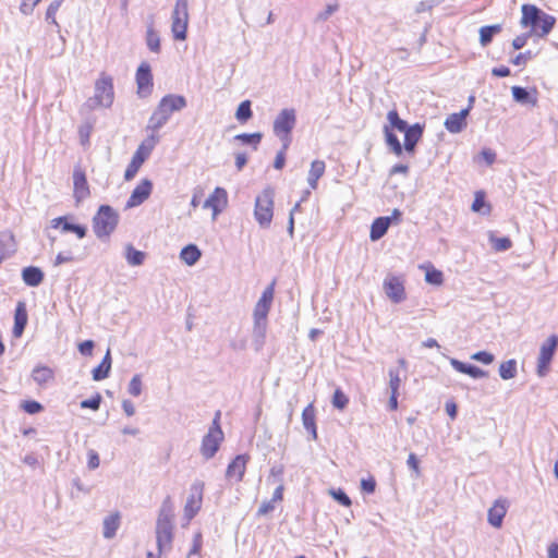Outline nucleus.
I'll list each match as a JSON object with an SVG mask.
<instances>
[{
    "mask_svg": "<svg viewBox=\"0 0 558 558\" xmlns=\"http://www.w3.org/2000/svg\"><path fill=\"white\" fill-rule=\"evenodd\" d=\"M186 105V99L182 95L168 94L163 96L150 116L147 129L153 132L159 131L168 122L173 112L181 111Z\"/></svg>",
    "mask_w": 558,
    "mask_h": 558,
    "instance_id": "1",
    "label": "nucleus"
},
{
    "mask_svg": "<svg viewBox=\"0 0 558 558\" xmlns=\"http://www.w3.org/2000/svg\"><path fill=\"white\" fill-rule=\"evenodd\" d=\"M119 223V214L110 205H100L93 217V230L95 235L102 240L109 238Z\"/></svg>",
    "mask_w": 558,
    "mask_h": 558,
    "instance_id": "2",
    "label": "nucleus"
},
{
    "mask_svg": "<svg viewBox=\"0 0 558 558\" xmlns=\"http://www.w3.org/2000/svg\"><path fill=\"white\" fill-rule=\"evenodd\" d=\"M296 124V113L292 108L282 109L275 118L272 131L283 144V150H287L291 143V132Z\"/></svg>",
    "mask_w": 558,
    "mask_h": 558,
    "instance_id": "3",
    "label": "nucleus"
},
{
    "mask_svg": "<svg viewBox=\"0 0 558 558\" xmlns=\"http://www.w3.org/2000/svg\"><path fill=\"white\" fill-rule=\"evenodd\" d=\"M114 100L113 80L106 73H101L95 83V95L89 98L87 105L89 108L105 107L110 108Z\"/></svg>",
    "mask_w": 558,
    "mask_h": 558,
    "instance_id": "4",
    "label": "nucleus"
},
{
    "mask_svg": "<svg viewBox=\"0 0 558 558\" xmlns=\"http://www.w3.org/2000/svg\"><path fill=\"white\" fill-rule=\"evenodd\" d=\"M189 17V0H177L171 14V32L175 40L186 39Z\"/></svg>",
    "mask_w": 558,
    "mask_h": 558,
    "instance_id": "5",
    "label": "nucleus"
},
{
    "mask_svg": "<svg viewBox=\"0 0 558 558\" xmlns=\"http://www.w3.org/2000/svg\"><path fill=\"white\" fill-rule=\"evenodd\" d=\"M558 349V336H549L545 342L542 343L539 355L537 357V375L543 377L547 374L553 357Z\"/></svg>",
    "mask_w": 558,
    "mask_h": 558,
    "instance_id": "6",
    "label": "nucleus"
},
{
    "mask_svg": "<svg viewBox=\"0 0 558 558\" xmlns=\"http://www.w3.org/2000/svg\"><path fill=\"white\" fill-rule=\"evenodd\" d=\"M272 194L270 192H264L263 195L256 198L255 203V218L260 227L266 228L270 225L272 219Z\"/></svg>",
    "mask_w": 558,
    "mask_h": 558,
    "instance_id": "7",
    "label": "nucleus"
},
{
    "mask_svg": "<svg viewBox=\"0 0 558 558\" xmlns=\"http://www.w3.org/2000/svg\"><path fill=\"white\" fill-rule=\"evenodd\" d=\"M204 483L195 482L191 486V494L184 507V517L187 521L192 520L202 507Z\"/></svg>",
    "mask_w": 558,
    "mask_h": 558,
    "instance_id": "8",
    "label": "nucleus"
},
{
    "mask_svg": "<svg viewBox=\"0 0 558 558\" xmlns=\"http://www.w3.org/2000/svg\"><path fill=\"white\" fill-rule=\"evenodd\" d=\"M136 85L137 95L141 98H146L153 90V74L151 68L147 62H142L136 71Z\"/></svg>",
    "mask_w": 558,
    "mask_h": 558,
    "instance_id": "9",
    "label": "nucleus"
},
{
    "mask_svg": "<svg viewBox=\"0 0 558 558\" xmlns=\"http://www.w3.org/2000/svg\"><path fill=\"white\" fill-rule=\"evenodd\" d=\"M227 204H228L227 191L225 189L218 186L214 190V192L204 202L203 207L210 208L213 210V219H216L217 216L227 206Z\"/></svg>",
    "mask_w": 558,
    "mask_h": 558,
    "instance_id": "10",
    "label": "nucleus"
},
{
    "mask_svg": "<svg viewBox=\"0 0 558 558\" xmlns=\"http://www.w3.org/2000/svg\"><path fill=\"white\" fill-rule=\"evenodd\" d=\"M403 150L409 155H414L416 145L423 136L424 124L414 123L410 125L404 132Z\"/></svg>",
    "mask_w": 558,
    "mask_h": 558,
    "instance_id": "11",
    "label": "nucleus"
},
{
    "mask_svg": "<svg viewBox=\"0 0 558 558\" xmlns=\"http://www.w3.org/2000/svg\"><path fill=\"white\" fill-rule=\"evenodd\" d=\"M386 295L396 304L405 300V291L402 281L397 277H388L384 281Z\"/></svg>",
    "mask_w": 558,
    "mask_h": 558,
    "instance_id": "12",
    "label": "nucleus"
},
{
    "mask_svg": "<svg viewBox=\"0 0 558 558\" xmlns=\"http://www.w3.org/2000/svg\"><path fill=\"white\" fill-rule=\"evenodd\" d=\"M50 226L53 229L61 228L63 233L72 232L76 234L78 239H83L87 233V228L85 226L69 221V216H60L52 219L50 221Z\"/></svg>",
    "mask_w": 558,
    "mask_h": 558,
    "instance_id": "13",
    "label": "nucleus"
},
{
    "mask_svg": "<svg viewBox=\"0 0 558 558\" xmlns=\"http://www.w3.org/2000/svg\"><path fill=\"white\" fill-rule=\"evenodd\" d=\"M74 197L76 203H81L90 194L85 172L80 168L73 171Z\"/></svg>",
    "mask_w": 558,
    "mask_h": 558,
    "instance_id": "14",
    "label": "nucleus"
},
{
    "mask_svg": "<svg viewBox=\"0 0 558 558\" xmlns=\"http://www.w3.org/2000/svg\"><path fill=\"white\" fill-rule=\"evenodd\" d=\"M153 183L148 179H143L141 183L133 190L128 199L126 207H135L143 204L150 195Z\"/></svg>",
    "mask_w": 558,
    "mask_h": 558,
    "instance_id": "15",
    "label": "nucleus"
},
{
    "mask_svg": "<svg viewBox=\"0 0 558 558\" xmlns=\"http://www.w3.org/2000/svg\"><path fill=\"white\" fill-rule=\"evenodd\" d=\"M250 460L248 454H238L228 465L226 471L227 478H235L236 482H241L243 480L246 463Z\"/></svg>",
    "mask_w": 558,
    "mask_h": 558,
    "instance_id": "16",
    "label": "nucleus"
},
{
    "mask_svg": "<svg viewBox=\"0 0 558 558\" xmlns=\"http://www.w3.org/2000/svg\"><path fill=\"white\" fill-rule=\"evenodd\" d=\"M223 440L222 436H216L214 434L207 433L203 439L201 445V453L206 459L209 460L215 457L217 451L220 448V444Z\"/></svg>",
    "mask_w": 558,
    "mask_h": 558,
    "instance_id": "17",
    "label": "nucleus"
},
{
    "mask_svg": "<svg viewBox=\"0 0 558 558\" xmlns=\"http://www.w3.org/2000/svg\"><path fill=\"white\" fill-rule=\"evenodd\" d=\"M470 113V106L458 113H451L445 121V128L450 133H460L466 126V117Z\"/></svg>",
    "mask_w": 558,
    "mask_h": 558,
    "instance_id": "18",
    "label": "nucleus"
},
{
    "mask_svg": "<svg viewBox=\"0 0 558 558\" xmlns=\"http://www.w3.org/2000/svg\"><path fill=\"white\" fill-rule=\"evenodd\" d=\"M521 11V25L523 27L531 26L533 28H536L539 24V17H542L543 10H541L534 4H523Z\"/></svg>",
    "mask_w": 558,
    "mask_h": 558,
    "instance_id": "19",
    "label": "nucleus"
},
{
    "mask_svg": "<svg viewBox=\"0 0 558 558\" xmlns=\"http://www.w3.org/2000/svg\"><path fill=\"white\" fill-rule=\"evenodd\" d=\"M27 319L28 316L26 305L24 302H19L15 307L14 326L12 331L15 338H20L23 335L25 327L27 325Z\"/></svg>",
    "mask_w": 558,
    "mask_h": 558,
    "instance_id": "20",
    "label": "nucleus"
},
{
    "mask_svg": "<svg viewBox=\"0 0 558 558\" xmlns=\"http://www.w3.org/2000/svg\"><path fill=\"white\" fill-rule=\"evenodd\" d=\"M512 97L513 99L521 105H531L536 106L537 104V97H536V89L529 90L525 87L521 86H513L511 88Z\"/></svg>",
    "mask_w": 558,
    "mask_h": 558,
    "instance_id": "21",
    "label": "nucleus"
},
{
    "mask_svg": "<svg viewBox=\"0 0 558 558\" xmlns=\"http://www.w3.org/2000/svg\"><path fill=\"white\" fill-rule=\"evenodd\" d=\"M450 365L459 373L466 374L471 376L472 378H482L487 376V372L483 371L482 368L477 367L473 364H468L464 362H461L454 357L450 359Z\"/></svg>",
    "mask_w": 558,
    "mask_h": 558,
    "instance_id": "22",
    "label": "nucleus"
},
{
    "mask_svg": "<svg viewBox=\"0 0 558 558\" xmlns=\"http://www.w3.org/2000/svg\"><path fill=\"white\" fill-rule=\"evenodd\" d=\"M121 515L120 512L116 511L107 515L102 521V535L107 539H111L116 536L118 529L120 527Z\"/></svg>",
    "mask_w": 558,
    "mask_h": 558,
    "instance_id": "23",
    "label": "nucleus"
},
{
    "mask_svg": "<svg viewBox=\"0 0 558 558\" xmlns=\"http://www.w3.org/2000/svg\"><path fill=\"white\" fill-rule=\"evenodd\" d=\"M45 278L44 271L36 266H27L22 270V279L28 287H38Z\"/></svg>",
    "mask_w": 558,
    "mask_h": 558,
    "instance_id": "24",
    "label": "nucleus"
},
{
    "mask_svg": "<svg viewBox=\"0 0 558 558\" xmlns=\"http://www.w3.org/2000/svg\"><path fill=\"white\" fill-rule=\"evenodd\" d=\"M507 513L505 501L496 500L492 508L488 510L487 520L494 527L502 525L504 518Z\"/></svg>",
    "mask_w": 558,
    "mask_h": 558,
    "instance_id": "25",
    "label": "nucleus"
},
{
    "mask_svg": "<svg viewBox=\"0 0 558 558\" xmlns=\"http://www.w3.org/2000/svg\"><path fill=\"white\" fill-rule=\"evenodd\" d=\"M173 539V525H157L156 524V541L159 553L165 547H170Z\"/></svg>",
    "mask_w": 558,
    "mask_h": 558,
    "instance_id": "26",
    "label": "nucleus"
},
{
    "mask_svg": "<svg viewBox=\"0 0 558 558\" xmlns=\"http://www.w3.org/2000/svg\"><path fill=\"white\" fill-rule=\"evenodd\" d=\"M173 504L170 498V496H167L165 500L161 504V507L159 509L158 518H157V525H173Z\"/></svg>",
    "mask_w": 558,
    "mask_h": 558,
    "instance_id": "27",
    "label": "nucleus"
},
{
    "mask_svg": "<svg viewBox=\"0 0 558 558\" xmlns=\"http://www.w3.org/2000/svg\"><path fill=\"white\" fill-rule=\"evenodd\" d=\"M268 319H254L253 344L256 351H259L265 344Z\"/></svg>",
    "mask_w": 558,
    "mask_h": 558,
    "instance_id": "28",
    "label": "nucleus"
},
{
    "mask_svg": "<svg viewBox=\"0 0 558 558\" xmlns=\"http://www.w3.org/2000/svg\"><path fill=\"white\" fill-rule=\"evenodd\" d=\"M302 423L304 428L311 434L312 439H317V428L315 420V408L310 403L302 412Z\"/></svg>",
    "mask_w": 558,
    "mask_h": 558,
    "instance_id": "29",
    "label": "nucleus"
},
{
    "mask_svg": "<svg viewBox=\"0 0 558 558\" xmlns=\"http://www.w3.org/2000/svg\"><path fill=\"white\" fill-rule=\"evenodd\" d=\"M32 378L38 386L44 387L54 379V373L48 366L37 365L32 372Z\"/></svg>",
    "mask_w": 558,
    "mask_h": 558,
    "instance_id": "30",
    "label": "nucleus"
},
{
    "mask_svg": "<svg viewBox=\"0 0 558 558\" xmlns=\"http://www.w3.org/2000/svg\"><path fill=\"white\" fill-rule=\"evenodd\" d=\"M389 219L388 217H378L373 221L369 232V239L372 241H378L387 233L390 227Z\"/></svg>",
    "mask_w": 558,
    "mask_h": 558,
    "instance_id": "31",
    "label": "nucleus"
},
{
    "mask_svg": "<svg viewBox=\"0 0 558 558\" xmlns=\"http://www.w3.org/2000/svg\"><path fill=\"white\" fill-rule=\"evenodd\" d=\"M146 159V155L142 151V146L135 151V154L132 157L131 162L128 165L125 172H124V179L126 181L132 180L135 174L137 173L141 166L144 163Z\"/></svg>",
    "mask_w": 558,
    "mask_h": 558,
    "instance_id": "32",
    "label": "nucleus"
},
{
    "mask_svg": "<svg viewBox=\"0 0 558 558\" xmlns=\"http://www.w3.org/2000/svg\"><path fill=\"white\" fill-rule=\"evenodd\" d=\"M111 363V354L110 350L108 349L100 364L93 369V379L96 381L106 379L110 374Z\"/></svg>",
    "mask_w": 558,
    "mask_h": 558,
    "instance_id": "33",
    "label": "nucleus"
},
{
    "mask_svg": "<svg viewBox=\"0 0 558 558\" xmlns=\"http://www.w3.org/2000/svg\"><path fill=\"white\" fill-rule=\"evenodd\" d=\"M500 24L485 25L480 28V43L483 47L488 46L494 37L501 32Z\"/></svg>",
    "mask_w": 558,
    "mask_h": 558,
    "instance_id": "34",
    "label": "nucleus"
},
{
    "mask_svg": "<svg viewBox=\"0 0 558 558\" xmlns=\"http://www.w3.org/2000/svg\"><path fill=\"white\" fill-rule=\"evenodd\" d=\"M202 256L199 248L195 244H189L181 250L180 257L186 265H195Z\"/></svg>",
    "mask_w": 558,
    "mask_h": 558,
    "instance_id": "35",
    "label": "nucleus"
},
{
    "mask_svg": "<svg viewBox=\"0 0 558 558\" xmlns=\"http://www.w3.org/2000/svg\"><path fill=\"white\" fill-rule=\"evenodd\" d=\"M384 133L386 144L396 156L400 157L403 154V146L401 145L398 136L392 132V130H390L388 125L384 126Z\"/></svg>",
    "mask_w": 558,
    "mask_h": 558,
    "instance_id": "36",
    "label": "nucleus"
},
{
    "mask_svg": "<svg viewBox=\"0 0 558 558\" xmlns=\"http://www.w3.org/2000/svg\"><path fill=\"white\" fill-rule=\"evenodd\" d=\"M124 256L130 266H141L145 260V253L136 250L132 244L125 246Z\"/></svg>",
    "mask_w": 558,
    "mask_h": 558,
    "instance_id": "37",
    "label": "nucleus"
},
{
    "mask_svg": "<svg viewBox=\"0 0 558 558\" xmlns=\"http://www.w3.org/2000/svg\"><path fill=\"white\" fill-rule=\"evenodd\" d=\"M263 138V134L260 132L255 133H241L234 136L235 141L241 142L243 145H250L254 150L257 149Z\"/></svg>",
    "mask_w": 558,
    "mask_h": 558,
    "instance_id": "38",
    "label": "nucleus"
},
{
    "mask_svg": "<svg viewBox=\"0 0 558 558\" xmlns=\"http://www.w3.org/2000/svg\"><path fill=\"white\" fill-rule=\"evenodd\" d=\"M387 120L389 122L388 126L390 130L395 129L403 133L410 126L405 120L400 118L396 109H392L387 113Z\"/></svg>",
    "mask_w": 558,
    "mask_h": 558,
    "instance_id": "39",
    "label": "nucleus"
},
{
    "mask_svg": "<svg viewBox=\"0 0 558 558\" xmlns=\"http://www.w3.org/2000/svg\"><path fill=\"white\" fill-rule=\"evenodd\" d=\"M146 45L148 49L154 53L160 52V37L155 31L153 25H149L146 31Z\"/></svg>",
    "mask_w": 558,
    "mask_h": 558,
    "instance_id": "40",
    "label": "nucleus"
},
{
    "mask_svg": "<svg viewBox=\"0 0 558 558\" xmlns=\"http://www.w3.org/2000/svg\"><path fill=\"white\" fill-rule=\"evenodd\" d=\"M14 252V236L11 233L0 234V256L4 259L10 253Z\"/></svg>",
    "mask_w": 558,
    "mask_h": 558,
    "instance_id": "41",
    "label": "nucleus"
},
{
    "mask_svg": "<svg viewBox=\"0 0 558 558\" xmlns=\"http://www.w3.org/2000/svg\"><path fill=\"white\" fill-rule=\"evenodd\" d=\"M517 375V362L515 360H508L502 362L499 366V376L505 379H511Z\"/></svg>",
    "mask_w": 558,
    "mask_h": 558,
    "instance_id": "42",
    "label": "nucleus"
},
{
    "mask_svg": "<svg viewBox=\"0 0 558 558\" xmlns=\"http://www.w3.org/2000/svg\"><path fill=\"white\" fill-rule=\"evenodd\" d=\"M253 116V111H252V104L250 100H244L242 101L236 111H235V118L239 122H246L247 120H250Z\"/></svg>",
    "mask_w": 558,
    "mask_h": 558,
    "instance_id": "43",
    "label": "nucleus"
},
{
    "mask_svg": "<svg viewBox=\"0 0 558 558\" xmlns=\"http://www.w3.org/2000/svg\"><path fill=\"white\" fill-rule=\"evenodd\" d=\"M556 23V19L553 15H549L543 11L542 17H539L541 33L537 34L541 37L548 35L554 28Z\"/></svg>",
    "mask_w": 558,
    "mask_h": 558,
    "instance_id": "44",
    "label": "nucleus"
},
{
    "mask_svg": "<svg viewBox=\"0 0 558 558\" xmlns=\"http://www.w3.org/2000/svg\"><path fill=\"white\" fill-rule=\"evenodd\" d=\"M472 210L475 213H482L484 215L490 213V206L486 203L483 192H476L472 204Z\"/></svg>",
    "mask_w": 558,
    "mask_h": 558,
    "instance_id": "45",
    "label": "nucleus"
},
{
    "mask_svg": "<svg viewBox=\"0 0 558 558\" xmlns=\"http://www.w3.org/2000/svg\"><path fill=\"white\" fill-rule=\"evenodd\" d=\"M203 546V536L201 532L194 534L192 547L186 556V558H202L201 549Z\"/></svg>",
    "mask_w": 558,
    "mask_h": 558,
    "instance_id": "46",
    "label": "nucleus"
},
{
    "mask_svg": "<svg viewBox=\"0 0 558 558\" xmlns=\"http://www.w3.org/2000/svg\"><path fill=\"white\" fill-rule=\"evenodd\" d=\"M275 293V282H271L262 293L257 304L271 307Z\"/></svg>",
    "mask_w": 558,
    "mask_h": 558,
    "instance_id": "47",
    "label": "nucleus"
},
{
    "mask_svg": "<svg viewBox=\"0 0 558 558\" xmlns=\"http://www.w3.org/2000/svg\"><path fill=\"white\" fill-rule=\"evenodd\" d=\"M388 375L390 393L399 395L401 384L400 372L398 369L390 368Z\"/></svg>",
    "mask_w": 558,
    "mask_h": 558,
    "instance_id": "48",
    "label": "nucleus"
},
{
    "mask_svg": "<svg viewBox=\"0 0 558 558\" xmlns=\"http://www.w3.org/2000/svg\"><path fill=\"white\" fill-rule=\"evenodd\" d=\"M490 243L497 252H505L512 245V242L508 236L496 238L492 235Z\"/></svg>",
    "mask_w": 558,
    "mask_h": 558,
    "instance_id": "49",
    "label": "nucleus"
},
{
    "mask_svg": "<svg viewBox=\"0 0 558 558\" xmlns=\"http://www.w3.org/2000/svg\"><path fill=\"white\" fill-rule=\"evenodd\" d=\"M332 405L338 410H343L347 408L349 403L348 397L343 393V391L338 388L335 390L332 396Z\"/></svg>",
    "mask_w": 558,
    "mask_h": 558,
    "instance_id": "50",
    "label": "nucleus"
},
{
    "mask_svg": "<svg viewBox=\"0 0 558 558\" xmlns=\"http://www.w3.org/2000/svg\"><path fill=\"white\" fill-rule=\"evenodd\" d=\"M102 401V397L99 392L95 393L90 399H85L81 401L80 407L82 409H90L93 411H98Z\"/></svg>",
    "mask_w": 558,
    "mask_h": 558,
    "instance_id": "51",
    "label": "nucleus"
},
{
    "mask_svg": "<svg viewBox=\"0 0 558 558\" xmlns=\"http://www.w3.org/2000/svg\"><path fill=\"white\" fill-rule=\"evenodd\" d=\"M142 388H143L142 377L140 374H136L130 380L128 391L131 396L138 397L142 393Z\"/></svg>",
    "mask_w": 558,
    "mask_h": 558,
    "instance_id": "52",
    "label": "nucleus"
},
{
    "mask_svg": "<svg viewBox=\"0 0 558 558\" xmlns=\"http://www.w3.org/2000/svg\"><path fill=\"white\" fill-rule=\"evenodd\" d=\"M329 494L332 496V498L338 501L340 505L344 507H350L352 501L351 498L347 495V493L341 489H330Z\"/></svg>",
    "mask_w": 558,
    "mask_h": 558,
    "instance_id": "53",
    "label": "nucleus"
},
{
    "mask_svg": "<svg viewBox=\"0 0 558 558\" xmlns=\"http://www.w3.org/2000/svg\"><path fill=\"white\" fill-rule=\"evenodd\" d=\"M21 408L28 414H37L44 410V407L35 400L23 401Z\"/></svg>",
    "mask_w": 558,
    "mask_h": 558,
    "instance_id": "54",
    "label": "nucleus"
},
{
    "mask_svg": "<svg viewBox=\"0 0 558 558\" xmlns=\"http://www.w3.org/2000/svg\"><path fill=\"white\" fill-rule=\"evenodd\" d=\"M93 125L89 122L83 123L78 128L80 142L83 146L89 143Z\"/></svg>",
    "mask_w": 558,
    "mask_h": 558,
    "instance_id": "55",
    "label": "nucleus"
},
{
    "mask_svg": "<svg viewBox=\"0 0 558 558\" xmlns=\"http://www.w3.org/2000/svg\"><path fill=\"white\" fill-rule=\"evenodd\" d=\"M326 165L323 160H314L311 165L308 175L320 179L325 173Z\"/></svg>",
    "mask_w": 558,
    "mask_h": 558,
    "instance_id": "56",
    "label": "nucleus"
},
{
    "mask_svg": "<svg viewBox=\"0 0 558 558\" xmlns=\"http://www.w3.org/2000/svg\"><path fill=\"white\" fill-rule=\"evenodd\" d=\"M425 280L432 284H440L442 282V272L437 269L427 270L425 274Z\"/></svg>",
    "mask_w": 558,
    "mask_h": 558,
    "instance_id": "57",
    "label": "nucleus"
},
{
    "mask_svg": "<svg viewBox=\"0 0 558 558\" xmlns=\"http://www.w3.org/2000/svg\"><path fill=\"white\" fill-rule=\"evenodd\" d=\"M59 8H60V5H58V1H52L46 11V21L54 24L56 26H59L58 22L56 20V14H57Z\"/></svg>",
    "mask_w": 558,
    "mask_h": 558,
    "instance_id": "58",
    "label": "nucleus"
},
{
    "mask_svg": "<svg viewBox=\"0 0 558 558\" xmlns=\"http://www.w3.org/2000/svg\"><path fill=\"white\" fill-rule=\"evenodd\" d=\"M472 359L483 364H490L494 362V355L487 351H478L472 355Z\"/></svg>",
    "mask_w": 558,
    "mask_h": 558,
    "instance_id": "59",
    "label": "nucleus"
},
{
    "mask_svg": "<svg viewBox=\"0 0 558 558\" xmlns=\"http://www.w3.org/2000/svg\"><path fill=\"white\" fill-rule=\"evenodd\" d=\"M533 52L531 50H527L525 52H520L517 54L512 60V64L514 65H525L529 60L533 58Z\"/></svg>",
    "mask_w": 558,
    "mask_h": 558,
    "instance_id": "60",
    "label": "nucleus"
},
{
    "mask_svg": "<svg viewBox=\"0 0 558 558\" xmlns=\"http://www.w3.org/2000/svg\"><path fill=\"white\" fill-rule=\"evenodd\" d=\"M41 0H22V3L20 5V10L24 15H29L33 13L35 7L40 2Z\"/></svg>",
    "mask_w": 558,
    "mask_h": 558,
    "instance_id": "61",
    "label": "nucleus"
},
{
    "mask_svg": "<svg viewBox=\"0 0 558 558\" xmlns=\"http://www.w3.org/2000/svg\"><path fill=\"white\" fill-rule=\"evenodd\" d=\"M408 466L414 472L415 477L421 475L420 471V460L415 453H410L407 460Z\"/></svg>",
    "mask_w": 558,
    "mask_h": 558,
    "instance_id": "62",
    "label": "nucleus"
},
{
    "mask_svg": "<svg viewBox=\"0 0 558 558\" xmlns=\"http://www.w3.org/2000/svg\"><path fill=\"white\" fill-rule=\"evenodd\" d=\"M87 457H88V461H87V466L89 470H95L99 466V463H100V460H99V454L97 453L96 450L94 449H89L87 451Z\"/></svg>",
    "mask_w": 558,
    "mask_h": 558,
    "instance_id": "63",
    "label": "nucleus"
},
{
    "mask_svg": "<svg viewBox=\"0 0 558 558\" xmlns=\"http://www.w3.org/2000/svg\"><path fill=\"white\" fill-rule=\"evenodd\" d=\"M270 308L264 305L255 304L253 318L254 319H267Z\"/></svg>",
    "mask_w": 558,
    "mask_h": 558,
    "instance_id": "64",
    "label": "nucleus"
}]
</instances>
